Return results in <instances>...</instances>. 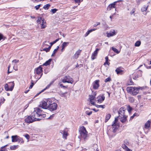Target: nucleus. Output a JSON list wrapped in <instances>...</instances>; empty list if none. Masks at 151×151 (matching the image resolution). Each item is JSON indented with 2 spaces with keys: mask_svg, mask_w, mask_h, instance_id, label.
Instances as JSON below:
<instances>
[{
  "mask_svg": "<svg viewBox=\"0 0 151 151\" xmlns=\"http://www.w3.org/2000/svg\"><path fill=\"white\" fill-rule=\"evenodd\" d=\"M33 77H34V76H33ZM31 78L32 79L31 83V85L29 86V89L32 88V87H33V86L34 85V77H33V78Z\"/></svg>",
  "mask_w": 151,
  "mask_h": 151,
  "instance_id": "23",
  "label": "nucleus"
},
{
  "mask_svg": "<svg viewBox=\"0 0 151 151\" xmlns=\"http://www.w3.org/2000/svg\"><path fill=\"white\" fill-rule=\"evenodd\" d=\"M62 81L63 83H67V81L65 78V77H64V79H63V80H62Z\"/></svg>",
  "mask_w": 151,
  "mask_h": 151,
  "instance_id": "57",
  "label": "nucleus"
},
{
  "mask_svg": "<svg viewBox=\"0 0 151 151\" xmlns=\"http://www.w3.org/2000/svg\"><path fill=\"white\" fill-rule=\"evenodd\" d=\"M90 33L88 31L85 34V37L87 36Z\"/></svg>",
  "mask_w": 151,
  "mask_h": 151,
  "instance_id": "61",
  "label": "nucleus"
},
{
  "mask_svg": "<svg viewBox=\"0 0 151 151\" xmlns=\"http://www.w3.org/2000/svg\"><path fill=\"white\" fill-rule=\"evenodd\" d=\"M96 29H90L88 31L89 32H90V33L91 32H93V31L95 30Z\"/></svg>",
  "mask_w": 151,
  "mask_h": 151,
  "instance_id": "58",
  "label": "nucleus"
},
{
  "mask_svg": "<svg viewBox=\"0 0 151 151\" xmlns=\"http://www.w3.org/2000/svg\"><path fill=\"white\" fill-rule=\"evenodd\" d=\"M41 5V4H39L38 5H37L35 6V9L36 10H37L39 9Z\"/></svg>",
  "mask_w": 151,
  "mask_h": 151,
  "instance_id": "47",
  "label": "nucleus"
},
{
  "mask_svg": "<svg viewBox=\"0 0 151 151\" xmlns=\"http://www.w3.org/2000/svg\"><path fill=\"white\" fill-rule=\"evenodd\" d=\"M99 50V49L97 48L96 49V50L94 51L93 53L91 56V58L92 60H93L96 58L95 57L97 56V55L98 52Z\"/></svg>",
  "mask_w": 151,
  "mask_h": 151,
  "instance_id": "12",
  "label": "nucleus"
},
{
  "mask_svg": "<svg viewBox=\"0 0 151 151\" xmlns=\"http://www.w3.org/2000/svg\"><path fill=\"white\" fill-rule=\"evenodd\" d=\"M58 10V9H52L50 10V12L52 13L53 14H54Z\"/></svg>",
  "mask_w": 151,
  "mask_h": 151,
  "instance_id": "36",
  "label": "nucleus"
},
{
  "mask_svg": "<svg viewBox=\"0 0 151 151\" xmlns=\"http://www.w3.org/2000/svg\"><path fill=\"white\" fill-rule=\"evenodd\" d=\"M118 118L119 119V116L116 117H115V120L113 122V123L112 124V132L114 133H115L116 132V130L118 128L116 123L118 122Z\"/></svg>",
  "mask_w": 151,
  "mask_h": 151,
  "instance_id": "7",
  "label": "nucleus"
},
{
  "mask_svg": "<svg viewBox=\"0 0 151 151\" xmlns=\"http://www.w3.org/2000/svg\"><path fill=\"white\" fill-rule=\"evenodd\" d=\"M51 48V46H49L48 48H43L42 51H45L46 52H48L50 51V50Z\"/></svg>",
  "mask_w": 151,
  "mask_h": 151,
  "instance_id": "25",
  "label": "nucleus"
},
{
  "mask_svg": "<svg viewBox=\"0 0 151 151\" xmlns=\"http://www.w3.org/2000/svg\"><path fill=\"white\" fill-rule=\"evenodd\" d=\"M147 9V7L146 6H145L144 7H143L141 9V11L143 12L144 11H146Z\"/></svg>",
  "mask_w": 151,
  "mask_h": 151,
  "instance_id": "41",
  "label": "nucleus"
},
{
  "mask_svg": "<svg viewBox=\"0 0 151 151\" xmlns=\"http://www.w3.org/2000/svg\"><path fill=\"white\" fill-rule=\"evenodd\" d=\"M65 130H60V133L62 134H63V133L65 132Z\"/></svg>",
  "mask_w": 151,
  "mask_h": 151,
  "instance_id": "63",
  "label": "nucleus"
},
{
  "mask_svg": "<svg viewBox=\"0 0 151 151\" xmlns=\"http://www.w3.org/2000/svg\"><path fill=\"white\" fill-rule=\"evenodd\" d=\"M122 147L124 148L127 151H132L128 147L126 146L125 144L122 145Z\"/></svg>",
  "mask_w": 151,
  "mask_h": 151,
  "instance_id": "29",
  "label": "nucleus"
},
{
  "mask_svg": "<svg viewBox=\"0 0 151 151\" xmlns=\"http://www.w3.org/2000/svg\"><path fill=\"white\" fill-rule=\"evenodd\" d=\"M129 101L131 103H133L134 101V99L133 97H130L129 98Z\"/></svg>",
  "mask_w": 151,
  "mask_h": 151,
  "instance_id": "40",
  "label": "nucleus"
},
{
  "mask_svg": "<svg viewBox=\"0 0 151 151\" xmlns=\"http://www.w3.org/2000/svg\"><path fill=\"white\" fill-rule=\"evenodd\" d=\"M112 49L116 53H118L119 52L118 50L115 48L113 47L112 48Z\"/></svg>",
  "mask_w": 151,
  "mask_h": 151,
  "instance_id": "35",
  "label": "nucleus"
},
{
  "mask_svg": "<svg viewBox=\"0 0 151 151\" xmlns=\"http://www.w3.org/2000/svg\"><path fill=\"white\" fill-rule=\"evenodd\" d=\"M46 88H45L44 89L42 90V91L40 92H39V93H37V95H36V96H37L40 93H41L43 92V91H44L45 90H46Z\"/></svg>",
  "mask_w": 151,
  "mask_h": 151,
  "instance_id": "59",
  "label": "nucleus"
},
{
  "mask_svg": "<svg viewBox=\"0 0 151 151\" xmlns=\"http://www.w3.org/2000/svg\"><path fill=\"white\" fill-rule=\"evenodd\" d=\"M76 3H78V5H79L81 1H82L83 0H74Z\"/></svg>",
  "mask_w": 151,
  "mask_h": 151,
  "instance_id": "45",
  "label": "nucleus"
},
{
  "mask_svg": "<svg viewBox=\"0 0 151 151\" xmlns=\"http://www.w3.org/2000/svg\"><path fill=\"white\" fill-rule=\"evenodd\" d=\"M125 111L126 109L124 107L120 108L118 111L119 119H120V121L123 123H124L127 120V116L125 115Z\"/></svg>",
  "mask_w": 151,
  "mask_h": 151,
  "instance_id": "2",
  "label": "nucleus"
},
{
  "mask_svg": "<svg viewBox=\"0 0 151 151\" xmlns=\"http://www.w3.org/2000/svg\"><path fill=\"white\" fill-rule=\"evenodd\" d=\"M151 123V120L147 121L145 124V128L146 129H148L150 126Z\"/></svg>",
  "mask_w": 151,
  "mask_h": 151,
  "instance_id": "16",
  "label": "nucleus"
},
{
  "mask_svg": "<svg viewBox=\"0 0 151 151\" xmlns=\"http://www.w3.org/2000/svg\"><path fill=\"white\" fill-rule=\"evenodd\" d=\"M69 43V42H64L62 44V46L63 47L65 48L68 46Z\"/></svg>",
  "mask_w": 151,
  "mask_h": 151,
  "instance_id": "24",
  "label": "nucleus"
},
{
  "mask_svg": "<svg viewBox=\"0 0 151 151\" xmlns=\"http://www.w3.org/2000/svg\"><path fill=\"white\" fill-rule=\"evenodd\" d=\"M4 88L6 91H10V88L8 86L7 83H6L4 86Z\"/></svg>",
  "mask_w": 151,
  "mask_h": 151,
  "instance_id": "28",
  "label": "nucleus"
},
{
  "mask_svg": "<svg viewBox=\"0 0 151 151\" xmlns=\"http://www.w3.org/2000/svg\"><path fill=\"white\" fill-rule=\"evenodd\" d=\"M107 64L108 65H109L110 64V63L108 62V61L106 62H106L104 63V65H105L106 64Z\"/></svg>",
  "mask_w": 151,
  "mask_h": 151,
  "instance_id": "62",
  "label": "nucleus"
},
{
  "mask_svg": "<svg viewBox=\"0 0 151 151\" xmlns=\"http://www.w3.org/2000/svg\"><path fill=\"white\" fill-rule=\"evenodd\" d=\"M141 42L140 41H138L135 43V46L136 47H139L141 45Z\"/></svg>",
  "mask_w": 151,
  "mask_h": 151,
  "instance_id": "31",
  "label": "nucleus"
},
{
  "mask_svg": "<svg viewBox=\"0 0 151 151\" xmlns=\"http://www.w3.org/2000/svg\"><path fill=\"white\" fill-rule=\"evenodd\" d=\"M127 110L129 113L132 110V108L130 106L128 105L127 107Z\"/></svg>",
  "mask_w": 151,
  "mask_h": 151,
  "instance_id": "34",
  "label": "nucleus"
},
{
  "mask_svg": "<svg viewBox=\"0 0 151 151\" xmlns=\"http://www.w3.org/2000/svg\"><path fill=\"white\" fill-rule=\"evenodd\" d=\"M57 50L56 49H54V50L52 54L51 55V57H53L55 56V54L56 53L57 51Z\"/></svg>",
  "mask_w": 151,
  "mask_h": 151,
  "instance_id": "42",
  "label": "nucleus"
},
{
  "mask_svg": "<svg viewBox=\"0 0 151 151\" xmlns=\"http://www.w3.org/2000/svg\"><path fill=\"white\" fill-rule=\"evenodd\" d=\"M18 147V145H13L12 146H11L10 147V149L11 150H14L17 147Z\"/></svg>",
  "mask_w": 151,
  "mask_h": 151,
  "instance_id": "43",
  "label": "nucleus"
},
{
  "mask_svg": "<svg viewBox=\"0 0 151 151\" xmlns=\"http://www.w3.org/2000/svg\"><path fill=\"white\" fill-rule=\"evenodd\" d=\"M52 60V59H50L48 60L45 63H44L42 65L47 66V65H49L50 64V62Z\"/></svg>",
  "mask_w": 151,
  "mask_h": 151,
  "instance_id": "22",
  "label": "nucleus"
},
{
  "mask_svg": "<svg viewBox=\"0 0 151 151\" xmlns=\"http://www.w3.org/2000/svg\"><path fill=\"white\" fill-rule=\"evenodd\" d=\"M59 39H60L59 38L57 39H56L55 40V41H54L53 42L50 43V44H51V45L50 46H51V47L52 46L53 44H54L55 43H56L58 41V40H59Z\"/></svg>",
  "mask_w": 151,
  "mask_h": 151,
  "instance_id": "33",
  "label": "nucleus"
},
{
  "mask_svg": "<svg viewBox=\"0 0 151 151\" xmlns=\"http://www.w3.org/2000/svg\"><path fill=\"white\" fill-rule=\"evenodd\" d=\"M16 66H17V65L16 64H15L14 65L13 67V68H14V69L15 70H18V68H17V67Z\"/></svg>",
  "mask_w": 151,
  "mask_h": 151,
  "instance_id": "56",
  "label": "nucleus"
},
{
  "mask_svg": "<svg viewBox=\"0 0 151 151\" xmlns=\"http://www.w3.org/2000/svg\"><path fill=\"white\" fill-rule=\"evenodd\" d=\"M142 71L140 70H138L137 72V75L135 76V77L133 78V79H136L138 78L141 76L142 75Z\"/></svg>",
  "mask_w": 151,
  "mask_h": 151,
  "instance_id": "17",
  "label": "nucleus"
},
{
  "mask_svg": "<svg viewBox=\"0 0 151 151\" xmlns=\"http://www.w3.org/2000/svg\"><path fill=\"white\" fill-rule=\"evenodd\" d=\"M81 137L84 140L87 139L88 132L87 131L86 128L84 126L81 127L80 129L79 130Z\"/></svg>",
  "mask_w": 151,
  "mask_h": 151,
  "instance_id": "4",
  "label": "nucleus"
},
{
  "mask_svg": "<svg viewBox=\"0 0 151 151\" xmlns=\"http://www.w3.org/2000/svg\"><path fill=\"white\" fill-rule=\"evenodd\" d=\"M144 88V87H127V90L128 93L132 94L133 96H135L138 93L139 90H142Z\"/></svg>",
  "mask_w": 151,
  "mask_h": 151,
  "instance_id": "3",
  "label": "nucleus"
},
{
  "mask_svg": "<svg viewBox=\"0 0 151 151\" xmlns=\"http://www.w3.org/2000/svg\"><path fill=\"white\" fill-rule=\"evenodd\" d=\"M96 94L95 93H93V95H90L89 99L90 100H94L95 98V96Z\"/></svg>",
  "mask_w": 151,
  "mask_h": 151,
  "instance_id": "20",
  "label": "nucleus"
},
{
  "mask_svg": "<svg viewBox=\"0 0 151 151\" xmlns=\"http://www.w3.org/2000/svg\"><path fill=\"white\" fill-rule=\"evenodd\" d=\"M123 1V0H119L116 1L112 3L111 4L109 5L107 8V10L110 11L111 9L116 8V3L119 2H122Z\"/></svg>",
  "mask_w": 151,
  "mask_h": 151,
  "instance_id": "6",
  "label": "nucleus"
},
{
  "mask_svg": "<svg viewBox=\"0 0 151 151\" xmlns=\"http://www.w3.org/2000/svg\"><path fill=\"white\" fill-rule=\"evenodd\" d=\"M130 84H129V85H132L133 84V83H134L132 81V79H131L130 80Z\"/></svg>",
  "mask_w": 151,
  "mask_h": 151,
  "instance_id": "64",
  "label": "nucleus"
},
{
  "mask_svg": "<svg viewBox=\"0 0 151 151\" xmlns=\"http://www.w3.org/2000/svg\"><path fill=\"white\" fill-rule=\"evenodd\" d=\"M53 83V82H52L50 83H49L48 85H47V86L45 88L46 89H48L50 86L51 85H52V84Z\"/></svg>",
  "mask_w": 151,
  "mask_h": 151,
  "instance_id": "48",
  "label": "nucleus"
},
{
  "mask_svg": "<svg viewBox=\"0 0 151 151\" xmlns=\"http://www.w3.org/2000/svg\"><path fill=\"white\" fill-rule=\"evenodd\" d=\"M65 78L66 80L67 83H72L73 81V79L69 76H66Z\"/></svg>",
  "mask_w": 151,
  "mask_h": 151,
  "instance_id": "13",
  "label": "nucleus"
},
{
  "mask_svg": "<svg viewBox=\"0 0 151 151\" xmlns=\"http://www.w3.org/2000/svg\"><path fill=\"white\" fill-rule=\"evenodd\" d=\"M42 23H41V28L44 29L45 28V25L44 24V19L42 20Z\"/></svg>",
  "mask_w": 151,
  "mask_h": 151,
  "instance_id": "32",
  "label": "nucleus"
},
{
  "mask_svg": "<svg viewBox=\"0 0 151 151\" xmlns=\"http://www.w3.org/2000/svg\"><path fill=\"white\" fill-rule=\"evenodd\" d=\"M115 71L118 75H122L123 74L122 73L124 71L121 70V67H119L116 68L115 70Z\"/></svg>",
  "mask_w": 151,
  "mask_h": 151,
  "instance_id": "14",
  "label": "nucleus"
},
{
  "mask_svg": "<svg viewBox=\"0 0 151 151\" xmlns=\"http://www.w3.org/2000/svg\"><path fill=\"white\" fill-rule=\"evenodd\" d=\"M92 112L91 111L90 112H88V111H86V113L88 115H90L92 114Z\"/></svg>",
  "mask_w": 151,
  "mask_h": 151,
  "instance_id": "51",
  "label": "nucleus"
},
{
  "mask_svg": "<svg viewBox=\"0 0 151 151\" xmlns=\"http://www.w3.org/2000/svg\"><path fill=\"white\" fill-rule=\"evenodd\" d=\"M47 106V109L51 111L55 110L58 107L57 104L55 103H53L52 104H49Z\"/></svg>",
  "mask_w": 151,
  "mask_h": 151,
  "instance_id": "5",
  "label": "nucleus"
},
{
  "mask_svg": "<svg viewBox=\"0 0 151 151\" xmlns=\"http://www.w3.org/2000/svg\"><path fill=\"white\" fill-rule=\"evenodd\" d=\"M60 86L61 88H67L68 86H65L63 85V84H60Z\"/></svg>",
  "mask_w": 151,
  "mask_h": 151,
  "instance_id": "53",
  "label": "nucleus"
},
{
  "mask_svg": "<svg viewBox=\"0 0 151 151\" xmlns=\"http://www.w3.org/2000/svg\"><path fill=\"white\" fill-rule=\"evenodd\" d=\"M8 85L10 88V91H12L14 88V83L13 82H10L8 83Z\"/></svg>",
  "mask_w": 151,
  "mask_h": 151,
  "instance_id": "15",
  "label": "nucleus"
},
{
  "mask_svg": "<svg viewBox=\"0 0 151 151\" xmlns=\"http://www.w3.org/2000/svg\"><path fill=\"white\" fill-rule=\"evenodd\" d=\"M25 137L28 139H29L30 138L29 135L27 134H26Z\"/></svg>",
  "mask_w": 151,
  "mask_h": 151,
  "instance_id": "52",
  "label": "nucleus"
},
{
  "mask_svg": "<svg viewBox=\"0 0 151 151\" xmlns=\"http://www.w3.org/2000/svg\"><path fill=\"white\" fill-rule=\"evenodd\" d=\"M111 115L108 114L106 115L105 119V122H107L111 117Z\"/></svg>",
  "mask_w": 151,
  "mask_h": 151,
  "instance_id": "26",
  "label": "nucleus"
},
{
  "mask_svg": "<svg viewBox=\"0 0 151 151\" xmlns=\"http://www.w3.org/2000/svg\"><path fill=\"white\" fill-rule=\"evenodd\" d=\"M92 101L93 100H90V102L93 105H95L96 104H95V102L94 101Z\"/></svg>",
  "mask_w": 151,
  "mask_h": 151,
  "instance_id": "60",
  "label": "nucleus"
},
{
  "mask_svg": "<svg viewBox=\"0 0 151 151\" xmlns=\"http://www.w3.org/2000/svg\"><path fill=\"white\" fill-rule=\"evenodd\" d=\"M105 97L104 94H102L101 96H99L97 98V101L100 103L102 102L105 99Z\"/></svg>",
  "mask_w": 151,
  "mask_h": 151,
  "instance_id": "11",
  "label": "nucleus"
},
{
  "mask_svg": "<svg viewBox=\"0 0 151 151\" xmlns=\"http://www.w3.org/2000/svg\"><path fill=\"white\" fill-rule=\"evenodd\" d=\"M5 38H6V37L4 36L2 34L0 33V40L2 39L4 40Z\"/></svg>",
  "mask_w": 151,
  "mask_h": 151,
  "instance_id": "39",
  "label": "nucleus"
},
{
  "mask_svg": "<svg viewBox=\"0 0 151 151\" xmlns=\"http://www.w3.org/2000/svg\"><path fill=\"white\" fill-rule=\"evenodd\" d=\"M115 31L114 30H113V31H111L109 33H108L107 34V36L108 37H109L115 35Z\"/></svg>",
  "mask_w": 151,
  "mask_h": 151,
  "instance_id": "21",
  "label": "nucleus"
},
{
  "mask_svg": "<svg viewBox=\"0 0 151 151\" xmlns=\"http://www.w3.org/2000/svg\"><path fill=\"white\" fill-rule=\"evenodd\" d=\"M42 65H40L39 67L35 68V73L39 75L42 72Z\"/></svg>",
  "mask_w": 151,
  "mask_h": 151,
  "instance_id": "10",
  "label": "nucleus"
},
{
  "mask_svg": "<svg viewBox=\"0 0 151 151\" xmlns=\"http://www.w3.org/2000/svg\"><path fill=\"white\" fill-rule=\"evenodd\" d=\"M41 17H39L38 18V19L37 20V23L38 24H40L41 22Z\"/></svg>",
  "mask_w": 151,
  "mask_h": 151,
  "instance_id": "44",
  "label": "nucleus"
},
{
  "mask_svg": "<svg viewBox=\"0 0 151 151\" xmlns=\"http://www.w3.org/2000/svg\"><path fill=\"white\" fill-rule=\"evenodd\" d=\"M46 115L40 109L38 108L35 110L31 115L28 116L25 119L26 123H30L35 121H40L42 118L45 117Z\"/></svg>",
  "mask_w": 151,
  "mask_h": 151,
  "instance_id": "1",
  "label": "nucleus"
},
{
  "mask_svg": "<svg viewBox=\"0 0 151 151\" xmlns=\"http://www.w3.org/2000/svg\"><path fill=\"white\" fill-rule=\"evenodd\" d=\"M59 33H60V35H62L64 37H65V35L63 33H62L61 32H59Z\"/></svg>",
  "mask_w": 151,
  "mask_h": 151,
  "instance_id": "54",
  "label": "nucleus"
},
{
  "mask_svg": "<svg viewBox=\"0 0 151 151\" xmlns=\"http://www.w3.org/2000/svg\"><path fill=\"white\" fill-rule=\"evenodd\" d=\"M68 135V133L67 131H65V132L63 134V138H65V139H66Z\"/></svg>",
  "mask_w": 151,
  "mask_h": 151,
  "instance_id": "27",
  "label": "nucleus"
},
{
  "mask_svg": "<svg viewBox=\"0 0 151 151\" xmlns=\"http://www.w3.org/2000/svg\"><path fill=\"white\" fill-rule=\"evenodd\" d=\"M18 137L17 135L12 136V142H17L18 139Z\"/></svg>",
  "mask_w": 151,
  "mask_h": 151,
  "instance_id": "19",
  "label": "nucleus"
},
{
  "mask_svg": "<svg viewBox=\"0 0 151 151\" xmlns=\"http://www.w3.org/2000/svg\"><path fill=\"white\" fill-rule=\"evenodd\" d=\"M50 6V4H47L45 5L44 6L43 8L45 10H47L49 9V8Z\"/></svg>",
  "mask_w": 151,
  "mask_h": 151,
  "instance_id": "30",
  "label": "nucleus"
},
{
  "mask_svg": "<svg viewBox=\"0 0 151 151\" xmlns=\"http://www.w3.org/2000/svg\"><path fill=\"white\" fill-rule=\"evenodd\" d=\"M111 81V78L110 77H109L105 80L104 82H109Z\"/></svg>",
  "mask_w": 151,
  "mask_h": 151,
  "instance_id": "37",
  "label": "nucleus"
},
{
  "mask_svg": "<svg viewBox=\"0 0 151 151\" xmlns=\"http://www.w3.org/2000/svg\"><path fill=\"white\" fill-rule=\"evenodd\" d=\"M99 80H96L93 83V88L94 89H97L99 87Z\"/></svg>",
  "mask_w": 151,
  "mask_h": 151,
  "instance_id": "9",
  "label": "nucleus"
},
{
  "mask_svg": "<svg viewBox=\"0 0 151 151\" xmlns=\"http://www.w3.org/2000/svg\"><path fill=\"white\" fill-rule=\"evenodd\" d=\"M5 99L4 98H3L1 99V103L3 104L4 103L5 101Z\"/></svg>",
  "mask_w": 151,
  "mask_h": 151,
  "instance_id": "55",
  "label": "nucleus"
},
{
  "mask_svg": "<svg viewBox=\"0 0 151 151\" xmlns=\"http://www.w3.org/2000/svg\"><path fill=\"white\" fill-rule=\"evenodd\" d=\"M19 142H20V144H22L24 142V141L22 138L19 137Z\"/></svg>",
  "mask_w": 151,
  "mask_h": 151,
  "instance_id": "49",
  "label": "nucleus"
},
{
  "mask_svg": "<svg viewBox=\"0 0 151 151\" xmlns=\"http://www.w3.org/2000/svg\"><path fill=\"white\" fill-rule=\"evenodd\" d=\"M49 102L50 101H47L46 102L45 101H42L40 104V106L43 109H47V105L49 103Z\"/></svg>",
  "mask_w": 151,
  "mask_h": 151,
  "instance_id": "8",
  "label": "nucleus"
},
{
  "mask_svg": "<svg viewBox=\"0 0 151 151\" xmlns=\"http://www.w3.org/2000/svg\"><path fill=\"white\" fill-rule=\"evenodd\" d=\"M95 106L98 108H104L105 105H95Z\"/></svg>",
  "mask_w": 151,
  "mask_h": 151,
  "instance_id": "38",
  "label": "nucleus"
},
{
  "mask_svg": "<svg viewBox=\"0 0 151 151\" xmlns=\"http://www.w3.org/2000/svg\"><path fill=\"white\" fill-rule=\"evenodd\" d=\"M100 24V23L99 22H96L94 24L93 26L94 27H96L97 26L99 25Z\"/></svg>",
  "mask_w": 151,
  "mask_h": 151,
  "instance_id": "50",
  "label": "nucleus"
},
{
  "mask_svg": "<svg viewBox=\"0 0 151 151\" xmlns=\"http://www.w3.org/2000/svg\"><path fill=\"white\" fill-rule=\"evenodd\" d=\"M81 51V50H78L73 55V57H74L76 59H77L78 58L79 55H80Z\"/></svg>",
  "mask_w": 151,
  "mask_h": 151,
  "instance_id": "18",
  "label": "nucleus"
},
{
  "mask_svg": "<svg viewBox=\"0 0 151 151\" xmlns=\"http://www.w3.org/2000/svg\"><path fill=\"white\" fill-rule=\"evenodd\" d=\"M135 9L134 8H133L132 10L130 12V14L131 15L133 14L135 12Z\"/></svg>",
  "mask_w": 151,
  "mask_h": 151,
  "instance_id": "46",
  "label": "nucleus"
}]
</instances>
